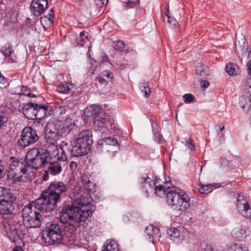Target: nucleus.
Listing matches in <instances>:
<instances>
[{
	"instance_id": "nucleus-1",
	"label": "nucleus",
	"mask_w": 251,
	"mask_h": 251,
	"mask_svg": "<svg viewBox=\"0 0 251 251\" xmlns=\"http://www.w3.org/2000/svg\"><path fill=\"white\" fill-rule=\"evenodd\" d=\"M157 181L156 179L155 182H152L145 174L140 178L141 189L146 193L147 197L149 193L153 190L154 186L155 192L159 197H163L167 193V202L173 209L185 211L189 208L190 198L186 193L181 190H170L171 184L169 181L157 185Z\"/></svg>"
},
{
	"instance_id": "nucleus-2",
	"label": "nucleus",
	"mask_w": 251,
	"mask_h": 251,
	"mask_svg": "<svg viewBox=\"0 0 251 251\" xmlns=\"http://www.w3.org/2000/svg\"><path fill=\"white\" fill-rule=\"evenodd\" d=\"M87 194H82L71 203L64 206L60 213V221L74 227L78 226L92 214L94 206Z\"/></svg>"
},
{
	"instance_id": "nucleus-3",
	"label": "nucleus",
	"mask_w": 251,
	"mask_h": 251,
	"mask_svg": "<svg viewBox=\"0 0 251 251\" xmlns=\"http://www.w3.org/2000/svg\"><path fill=\"white\" fill-rule=\"evenodd\" d=\"M49 154L44 167V168L47 169L43 176L45 180H46V177L49 174L53 176L60 174L62 170V163L67 159V154L64 150L62 148L58 149L54 146L49 148Z\"/></svg>"
},
{
	"instance_id": "nucleus-4",
	"label": "nucleus",
	"mask_w": 251,
	"mask_h": 251,
	"mask_svg": "<svg viewBox=\"0 0 251 251\" xmlns=\"http://www.w3.org/2000/svg\"><path fill=\"white\" fill-rule=\"evenodd\" d=\"M92 143L91 130L87 129L81 131L72 142L73 155L75 156L85 155L90 151Z\"/></svg>"
},
{
	"instance_id": "nucleus-5",
	"label": "nucleus",
	"mask_w": 251,
	"mask_h": 251,
	"mask_svg": "<svg viewBox=\"0 0 251 251\" xmlns=\"http://www.w3.org/2000/svg\"><path fill=\"white\" fill-rule=\"evenodd\" d=\"M49 154V150L45 151L42 149H33L28 151L25 157V166L26 172L28 173L32 171L34 176V171L40 168H44Z\"/></svg>"
},
{
	"instance_id": "nucleus-6",
	"label": "nucleus",
	"mask_w": 251,
	"mask_h": 251,
	"mask_svg": "<svg viewBox=\"0 0 251 251\" xmlns=\"http://www.w3.org/2000/svg\"><path fill=\"white\" fill-rule=\"evenodd\" d=\"M3 226L7 236L13 242L23 239L27 233L26 226L18 220L4 221Z\"/></svg>"
},
{
	"instance_id": "nucleus-7",
	"label": "nucleus",
	"mask_w": 251,
	"mask_h": 251,
	"mask_svg": "<svg viewBox=\"0 0 251 251\" xmlns=\"http://www.w3.org/2000/svg\"><path fill=\"white\" fill-rule=\"evenodd\" d=\"M8 172L9 175L13 177L15 182L26 181L33 178L32 171L27 173L25 164L13 158H11Z\"/></svg>"
},
{
	"instance_id": "nucleus-8",
	"label": "nucleus",
	"mask_w": 251,
	"mask_h": 251,
	"mask_svg": "<svg viewBox=\"0 0 251 251\" xmlns=\"http://www.w3.org/2000/svg\"><path fill=\"white\" fill-rule=\"evenodd\" d=\"M32 205L28 204L22 211L23 222L27 228H35L40 226L41 223L48 218L49 215H44L36 210Z\"/></svg>"
},
{
	"instance_id": "nucleus-9",
	"label": "nucleus",
	"mask_w": 251,
	"mask_h": 251,
	"mask_svg": "<svg viewBox=\"0 0 251 251\" xmlns=\"http://www.w3.org/2000/svg\"><path fill=\"white\" fill-rule=\"evenodd\" d=\"M58 201L53 197H50L48 193L43 192L40 198L37 199L34 203V208L40 210L43 214L44 212H50L55 209Z\"/></svg>"
},
{
	"instance_id": "nucleus-10",
	"label": "nucleus",
	"mask_w": 251,
	"mask_h": 251,
	"mask_svg": "<svg viewBox=\"0 0 251 251\" xmlns=\"http://www.w3.org/2000/svg\"><path fill=\"white\" fill-rule=\"evenodd\" d=\"M57 123L58 121H56L53 125L52 124H49L46 129L45 138L47 143V145L48 146L47 150H49L52 146L56 147L58 149L62 148L56 145V142L59 139V134H60L59 127H56V126Z\"/></svg>"
},
{
	"instance_id": "nucleus-11",
	"label": "nucleus",
	"mask_w": 251,
	"mask_h": 251,
	"mask_svg": "<svg viewBox=\"0 0 251 251\" xmlns=\"http://www.w3.org/2000/svg\"><path fill=\"white\" fill-rule=\"evenodd\" d=\"M46 234V240L50 245L59 243L63 239L62 231L60 226L57 224H51L44 231Z\"/></svg>"
},
{
	"instance_id": "nucleus-12",
	"label": "nucleus",
	"mask_w": 251,
	"mask_h": 251,
	"mask_svg": "<svg viewBox=\"0 0 251 251\" xmlns=\"http://www.w3.org/2000/svg\"><path fill=\"white\" fill-rule=\"evenodd\" d=\"M38 138L35 130L30 127H25L22 131L21 138L18 140L17 145L22 148H25L36 142Z\"/></svg>"
},
{
	"instance_id": "nucleus-13",
	"label": "nucleus",
	"mask_w": 251,
	"mask_h": 251,
	"mask_svg": "<svg viewBox=\"0 0 251 251\" xmlns=\"http://www.w3.org/2000/svg\"><path fill=\"white\" fill-rule=\"evenodd\" d=\"M67 190V186L63 182L54 181L44 192L48 193L50 197L59 201L60 199V194L66 191Z\"/></svg>"
},
{
	"instance_id": "nucleus-14",
	"label": "nucleus",
	"mask_w": 251,
	"mask_h": 251,
	"mask_svg": "<svg viewBox=\"0 0 251 251\" xmlns=\"http://www.w3.org/2000/svg\"><path fill=\"white\" fill-rule=\"evenodd\" d=\"M98 148L103 151L113 153L119 149L118 141L113 138L107 137L100 140L98 142Z\"/></svg>"
},
{
	"instance_id": "nucleus-15",
	"label": "nucleus",
	"mask_w": 251,
	"mask_h": 251,
	"mask_svg": "<svg viewBox=\"0 0 251 251\" xmlns=\"http://www.w3.org/2000/svg\"><path fill=\"white\" fill-rule=\"evenodd\" d=\"M236 206L238 211L244 217L251 219V208L243 196H238Z\"/></svg>"
},
{
	"instance_id": "nucleus-16",
	"label": "nucleus",
	"mask_w": 251,
	"mask_h": 251,
	"mask_svg": "<svg viewBox=\"0 0 251 251\" xmlns=\"http://www.w3.org/2000/svg\"><path fill=\"white\" fill-rule=\"evenodd\" d=\"M48 0H33L31 3V10L36 16L40 15L48 8Z\"/></svg>"
},
{
	"instance_id": "nucleus-17",
	"label": "nucleus",
	"mask_w": 251,
	"mask_h": 251,
	"mask_svg": "<svg viewBox=\"0 0 251 251\" xmlns=\"http://www.w3.org/2000/svg\"><path fill=\"white\" fill-rule=\"evenodd\" d=\"M145 233L147 239L153 243L158 241L160 237L158 228L152 225L147 227Z\"/></svg>"
},
{
	"instance_id": "nucleus-18",
	"label": "nucleus",
	"mask_w": 251,
	"mask_h": 251,
	"mask_svg": "<svg viewBox=\"0 0 251 251\" xmlns=\"http://www.w3.org/2000/svg\"><path fill=\"white\" fill-rule=\"evenodd\" d=\"M93 123L95 126L99 128L103 127L107 128L108 126L110 124L108 116L104 112L100 113V115L94 117Z\"/></svg>"
},
{
	"instance_id": "nucleus-19",
	"label": "nucleus",
	"mask_w": 251,
	"mask_h": 251,
	"mask_svg": "<svg viewBox=\"0 0 251 251\" xmlns=\"http://www.w3.org/2000/svg\"><path fill=\"white\" fill-rule=\"evenodd\" d=\"M36 108V103L29 102L23 108V113L29 119H35Z\"/></svg>"
},
{
	"instance_id": "nucleus-20",
	"label": "nucleus",
	"mask_w": 251,
	"mask_h": 251,
	"mask_svg": "<svg viewBox=\"0 0 251 251\" xmlns=\"http://www.w3.org/2000/svg\"><path fill=\"white\" fill-rule=\"evenodd\" d=\"M167 232L171 238H183L187 234V230L182 226L170 227L168 229Z\"/></svg>"
},
{
	"instance_id": "nucleus-21",
	"label": "nucleus",
	"mask_w": 251,
	"mask_h": 251,
	"mask_svg": "<svg viewBox=\"0 0 251 251\" xmlns=\"http://www.w3.org/2000/svg\"><path fill=\"white\" fill-rule=\"evenodd\" d=\"M103 112L104 111L100 105L92 104L86 107L84 114L87 117H90L92 116H94V117L96 115H100V113Z\"/></svg>"
},
{
	"instance_id": "nucleus-22",
	"label": "nucleus",
	"mask_w": 251,
	"mask_h": 251,
	"mask_svg": "<svg viewBox=\"0 0 251 251\" xmlns=\"http://www.w3.org/2000/svg\"><path fill=\"white\" fill-rule=\"evenodd\" d=\"M74 122L70 118H67L63 126L59 128L61 136L67 135L74 127Z\"/></svg>"
},
{
	"instance_id": "nucleus-23",
	"label": "nucleus",
	"mask_w": 251,
	"mask_h": 251,
	"mask_svg": "<svg viewBox=\"0 0 251 251\" xmlns=\"http://www.w3.org/2000/svg\"><path fill=\"white\" fill-rule=\"evenodd\" d=\"M15 200V198L8 189L2 187H0V202L9 201L13 202Z\"/></svg>"
},
{
	"instance_id": "nucleus-24",
	"label": "nucleus",
	"mask_w": 251,
	"mask_h": 251,
	"mask_svg": "<svg viewBox=\"0 0 251 251\" xmlns=\"http://www.w3.org/2000/svg\"><path fill=\"white\" fill-rule=\"evenodd\" d=\"M53 12L54 10L51 9L47 15L41 18V23L44 28L47 29L52 25L54 18Z\"/></svg>"
},
{
	"instance_id": "nucleus-25",
	"label": "nucleus",
	"mask_w": 251,
	"mask_h": 251,
	"mask_svg": "<svg viewBox=\"0 0 251 251\" xmlns=\"http://www.w3.org/2000/svg\"><path fill=\"white\" fill-rule=\"evenodd\" d=\"M14 209L12 202L9 201L0 202V213L1 214H11Z\"/></svg>"
},
{
	"instance_id": "nucleus-26",
	"label": "nucleus",
	"mask_w": 251,
	"mask_h": 251,
	"mask_svg": "<svg viewBox=\"0 0 251 251\" xmlns=\"http://www.w3.org/2000/svg\"><path fill=\"white\" fill-rule=\"evenodd\" d=\"M226 72L230 75L236 76L240 74V70L239 66L234 63H230L226 67Z\"/></svg>"
},
{
	"instance_id": "nucleus-27",
	"label": "nucleus",
	"mask_w": 251,
	"mask_h": 251,
	"mask_svg": "<svg viewBox=\"0 0 251 251\" xmlns=\"http://www.w3.org/2000/svg\"><path fill=\"white\" fill-rule=\"evenodd\" d=\"M36 118L35 119L41 120L44 118L48 111V107L47 106L42 104H36Z\"/></svg>"
},
{
	"instance_id": "nucleus-28",
	"label": "nucleus",
	"mask_w": 251,
	"mask_h": 251,
	"mask_svg": "<svg viewBox=\"0 0 251 251\" xmlns=\"http://www.w3.org/2000/svg\"><path fill=\"white\" fill-rule=\"evenodd\" d=\"M74 85L70 83H64L61 84L57 88V91L62 93L69 94L74 92Z\"/></svg>"
},
{
	"instance_id": "nucleus-29",
	"label": "nucleus",
	"mask_w": 251,
	"mask_h": 251,
	"mask_svg": "<svg viewBox=\"0 0 251 251\" xmlns=\"http://www.w3.org/2000/svg\"><path fill=\"white\" fill-rule=\"evenodd\" d=\"M196 74L201 77L205 78L210 75V72L208 67L200 65L196 67Z\"/></svg>"
},
{
	"instance_id": "nucleus-30",
	"label": "nucleus",
	"mask_w": 251,
	"mask_h": 251,
	"mask_svg": "<svg viewBox=\"0 0 251 251\" xmlns=\"http://www.w3.org/2000/svg\"><path fill=\"white\" fill-rule=\"evenodd\" d=\"M114 78L113 74L108 71L102 72L97 79L99 83L103 84L108 80H112Z\"/></svg>"
},
{
	"instance_id": "nucleus-31",
	"label": "nucleus",
	"mask_w": 251,
	"mask_h": 251,
	"mask_svg": "<svg viewBox=\"0 0 251 251\" xmlns=\"http://www.w3.org/2000/svg\"><path fill=\"white\" fill-rule=\"evenodd\" d=\"M239 104L244 110L249 111L251 106V96H241L240 98Z\"/></svg>"
},
{
	"instance_id": "nucleus-32",
	"label": "nucleus",
	"mask_w": 251,
	"mask_h": 251,
	"mask_svg": "<svg viewBox=\"0 0 251 251\" xmlns=\"http://www.w3.org/2000/svg\"><path fill=\"white\" fill-rule=\"evenodd\" d=\"M231 235L234 238L238 239L244 238L247 236L245 229L241 227L234 228L231 231Z\"/></svg>"
},
{
	"instance_id": "nucleus-33",
	"label": "nucleus",
	"mask_w": 251,
	"mask_h": 251,
	"mask_svg": "<svg viewBox=\"0 0 251 251\" xmlns=\"http://www.w3.org/2000/svg\"><path fill=\"white\" fill-rule=\"evenodd\" d=\"M76 42L77 44L82 46L86 43L90 44V41L88 35H86L85 31L80 32L79 36L76 38Z\"/></svg>"
},
{
	"instance_id": "nucleus-34",
	"label": "nucleus",
	"mask_w": 251,
	"mask_h": 251,
	"mask_svg": "<svg viewBox=\"0 0 251 251\" xmlns=\"http://www.w3.org/2000/svg\"><path fill=\"white\" fill-rule=\"evenodd\" d=\"M69 110V108L66 106L57 105L54 108V112L57 116L63 117Z\"/></svg>"
},
{
	"instance_id": "nucleus-35",
	"label": "nucleus",
	"mask_w": 251,
	"mask_h": 251,
	"mask_svg": "<svg viewBox=\"0 0 251 251\" xmlns=\"http://www.w3.org/2000/svg\"><path fill=\"white\" fill-rule=\"evenodd\" d=\"M105 250L109 251H119V246L117 242L114 240H107V243L104 248Z\"/></svg>"
},
{
	"instance_id": "nucleus-36",
	"label": "nucleus",
	"mask_w": 251,
	"mask_h": 251,
	"mask_svg": "<svg viewBox=\"0 0 251 251\" xmlns=\"http://www.w3.org/2000/svg\"><path fill=\"white\" fill-rule=\"evenodd\" d=\"M200 186L199 191L201 194H207L211 192L213 187L212 184L203 185L200 184Z\"/></svg>"
},
{
	"instance_id": "nucleus-37",
	"label": "nucleus",
	"mask_w": 251,
	"mask_h": 251,
	"mask_svg": "<svg viewBox=\"0 0 251 251\" xmlns=\"http://www.w3.org/2000/svg\"><path fill=\"white\" fill-rule=\"evenodd\" d=\"M21 91L18 92L17 91L15 92V93L19 94V95H24L25 96H27L29 97H35V95L34 94H31L30 90L27 88L26 86H20Z\"/></svg>"
},
{
	"instance_id": "nucleus-38",
	"label": "nucleus",
	"mask_w": 251,
	"mask_h": 251,
	"mask_svg": "<svg viewBox=\"0 0 251 251\" xmlns=\"http://www.w3.org/2000/svg\"><path fill=\"white\" fill-rule=\"evenodd\" d=\"M82 182L86 190L90 191L93 184L90 179L87 176H82Z\"/></svg>"
},
{
	"instance_id": "nucleus-39",
	"label": "nucleus",
	"mask_w": 251,
	"mask_h": 251,
	"mask_svg": "<svg viewBox=\"0 0 251 251\" xmlns=\"http://www.w3.org/2000/svg\"><path fill=\"white\" fill-rule=\"evenodd\" d=\"M140 89L141 91L144 93V96L146 98H148L150 96L151 91L148 85H142L140 87Z\"/></svg>"
},
{
	"instance_id": "nucleus-40",
	"label": "nucleus",
	"mask_w": 251,
	"mask_h": 251,
	"mask_svg": "<svg viewBox=\"0 0 251 251\" xmlns=\"http://www.w3.org/2000/svg\"><path fill=\"white\" fill-rule=\"evenodd\" d=\"M125 47V44L123 41H118L114 43V48L115 50L121 51Z\"/></svg>"
},
{
	"instance_id": "nucleus-41",
	"label": "nucleus",
	"mask_w": 251,
	"mask_h": 251,
	"mask_svg": "<svg viewBox=\"0 0 251 251\" xmlns=\"http://www.w3.org/2000/svg\"><path fill=\"white\" fill-rule=\"evenodd\" d=\"M229 251H249V250L246 247L235 244L231 247Z\"/></svg>"
},
{
	"instance_id": "nucleus-42",
	"label": "nucleus",
	"mask_w": 251,
	"mask_h": 251,
	"mask_svg": "<svg viewBox=\"0 0 251 251\" xmlns=\"http://www.w3.org/2000/svg\"><path fill=\"white\" fill-rule=\"evenodd\" d=\"M182 98L184 101L186 103H191L194 100V97L190 94H185L183 96Z\"/></svg>"
},
{
	"instance_id": "nucleus-43",
	"label": "nucleus",
	"mask_w": 251,
	"mask_h": 251,
	"mask_svg": "<svg viewBox=\"0 0 251 251\" xmlns=\"http://www.w3.org/2000/svg\"><path fill=\"white\" fill-rule=\"evenodd\" d=\"M139 3V1L137 0L135 1H132L130 0H127L126 2H124V6H129L130 7H133L134 6L138 5Z\"/></svg>"
},
{
	"instance_id": "nucleus-44",
	"label": "nucleus",
	"mask_w": 251,
	"mask_h": 251,
	"mask_svg": "<svg viewBox=\"0 0 251 251\" xmlns=\"http://www.w3.org/2000/svg\"><path fill=\"white\" fill-rule=\"evenodd\" d=\"M168 22L172 26H176L178 24L176 20L171 16H168Z\"/></svg>"
},
{
	"instance_id": "nucleus-45",
	"label": "nucleus",
	"mask_w": 251,
	"mask_h": 251,
	"mask_svg": "<svg viewBox=\"0 0 251 251\" xmlns=\"http://www.w3.org/2000/svg\"><path fill=\"white\" fill-rule=\"evenodd\" d=\"M186 144L188 148L191 149V150H195V146L193 144V139L189 137L186 141Z\"/></svg>"
},
{
	"instance_id": "nucleus-46",
	"label": "nucleus",
	"mask_w": 251,
	"mask_h": 251,
	"mask_svg": "<svg viewBox=\"0 0 251 251\" xmlns=\"http://www.w3.org/2000/svg\"><path fill=\"white\" fill-rule=\"evenodd\" d=\"M1 52L5 56H9L11 54L12 50L11 48H5L1 50Z\"/></svg>"
},
{
	"instance_id": "nucleus-47",
	"label": "nucleus",
	"mask_w": 251,
	"mask_h": 251,
	"mask_svg": "<svg viewBox=\"0 0 251 251\" xmlns=\"http://www.w3.org/2000/svg\"><path fill=\"white\" fill-rule=\"evenodd\" d=\"M216 128L218 134H220L225 129V126L223 124H221V125L216 126Z\"/></svg>"
},
{
	"instance_id": "nucleus-48",
	"label": "nucleus",
	"mask_w": 251,
	"mask_h": 251,
	"mask_svg": "<svg viewBox=\"0 0 251 251\" xmlns=\"http://www.w3.org/2000/svg\"><path fill=\"white\" fill-rule=\"evenodd\" d=\"M201 88L205 89L209 86V83L207 80H202L201 82Z\"/></svg>"
},
{
	"instance_id": "nucleus-49",
	"label": "nucleus",
	"mask_w": 251,
	"mask_h": 251,
	"mask_svg": "<svg viewBox=\"0 0 251 251\" xmlns=\"http://www.w3.org/2000/svg\"><path fill=\"white\" fill-rule=\"evenodd\" d=\"M7 121V119L5 116H4L0 114V127Z\"/></svg>"
},
{
	"instance_id": "nucleus-50",
	"label": "nucleus",
	"mask_w": 251,
	"mask_h": 251,
	"mask_svg": "<svg viewBox=\"0 0 251 251\" xmlns=\"http://www.w3.org/2000/svg\"><path fill=\"white\" fill-rule=\"evenodd\" d=\"M77 163L74 161H72L70 164V168L73 171H74L77 168Z\"/></svg>"
},
{
	"instance_id": "nucleus-51",
	"label": "nucleus",
	"mask_w": 251,
	"mask_h": 251,
	"mask_svg": "<svg viewBox=\"0 0 251 251\" xmlns=\"http://www.w3.org/2000/svg\"><path fill=\"white\" fill-rule=\"evenodd\" d=\"M247 70L249 75H251V59L249 61L247 64Z\"/></svg>"
},
{
	"instance_id": "nucleus-52",
	"label": "nucleus",
	"mask_w": 251,
	"mask_h": 251,
	"mask_svg": "<svg viewBox=\"0 0 251 251\" xmlns=\"http://www.w3.org/2000/svg\"><path fill=\"white\" fill-rule=\"evenodd\" d=\"M106 2H107V0H106ZM95 1L98 6H101L102 5L104 4V0H95Z\"/></svg>"
},
{
	"instance_id": "nucleus-53",
	"label": "nucleus",
	"mask_w": 251,
	"mask_h": 251,
	"mask_svg": "<svg viewBox=\"0 0 251 251\" xmlns=\"http://www.w3.org/2000/svg\"><path fill=\"white\" fill-rule=\"evenodd\" d=\"M13 251H25L24 249H22V247L19 246H17L13 249Z\"/></svg>"
},
{
	"instance_id": "nucleus-54",
	"label": "nucleus",
	"mask_w": 251,
	"mask_h": 251,
	"mask_svg": "<svg viewBox=\"0 0 251 251\" xmlns=\"http://www.w3.org/2000/svg\"><path fill=\"white\" fill-rule=\"evenodd\" d=\"M92 43L91 42H90V45H89L88 46V51L87 52V55L88 56H90V53H89V51H90V50L92 48Z\"/></svg>"
},
{
	"instance_id": "nucleus-55",
	"label": "nucleus",
	"mask_w": 251,
	"mask_h": 251,
	"mask_svg": "<svg viewBox=\"0 0 251 251\" xmlns=\"http://www.w3.org/2000/svg\"><path fill=\"white\" fill-rule=\"evenodd\" d=\"M3 175L2 170L1 169V167H0V179L2 177Z\"/></svg>"
},
{
	"instance_id": "nucleus-56",
	"label": "nucleus",
	"mask_w": 251,
	"mask_h": 251,
	"mask_svg": "<svg viewBox=\"0 0 251 251\" xmlns=\"http://www.w3.org/2000/svg\"><path fill=\"white\" fill-rule=\"evenodd\" d=\"M158 136L159 137V140L158 141V142H161V139L162 138V136L161 135H160L158 133Z\"/></svg>"
},
{
	"instance_id": "nucleus-57",
	"label": "nucleus",
	"mask_w": 251,
	"mask_h": 251,
	"mask_svg": "<svg viewBox=\"0 0 251 251\" xmlns=\"http://www.w3.org/2000/svg\"><path fill=\"white\" fill-rule=\"evenodd\" d=\"M166 16L168 17V16H170L169 15V9H168L167 10V11L166 12Z\"/></svg>"
},
{
	"instance_id": "nucleus-58",
	"label": "nucleus",
	"mask_w": 251,
	"mask_h": 251,
	"mask_svg": "<svg viewBox=\"0 0 251 251\" xmlns=\"http://www.w3.org/2000/svg\"><path fill=\"white\" fill-rule=\"evenodd\" d=\"M224 135H224V133H221V136H223V137H224Z\"/></svg>"
},
{
	"instance_id": "nucleus-59",
	"label": "nucleus",
	"mask_w": 251,
	"mask_h": 251,
	"mask_svg": "<svg viewBox=\"0 0 251 251\" xmlns=\"http://www.w3.org/2000/svg\"><path fill=\"white\" fill-rule=\"evenodd\" d=\"M77 189H79L78 188L76 187L75 189V191H77Z\"/></svg>"
}]
</instances>
